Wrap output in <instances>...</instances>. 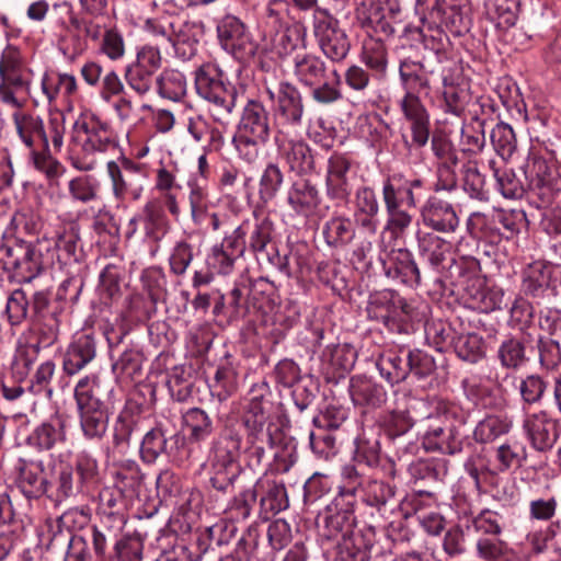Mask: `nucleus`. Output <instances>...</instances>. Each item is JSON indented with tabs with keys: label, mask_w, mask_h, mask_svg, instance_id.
<instances>
[{
	"label": "nucleus",
	"mask_w": 561,
	"mask_h": 561,
	"mask_svg": "<svg viewBox=\"0 0 561 561\" xmlns=\"http://www.w3.org/2000/svg\"><path fill=\"white\" fill-rule=\"evenodd\" d=\"M293 73L304 87L317 85L327 79V66L321 57L304 51L293 56Z\"/></svg>",
	"instance_id": "nucleus-26"
},
{
	"label": "nucleus",
	"mask_w": 561,
	"mask_h": 561,
	"mask_svg": "<svg viewBox=\"0 0 561 561\" xmlns=\"http://www.w3.org/2000/svg\"><path fill=\"white\" fill-rule=\"evenodd\" d=\"M491 141L502 158H510L516 149L515 133L508 124H496L491 131Z\"/></svg>",
	"instance_id": "nucleus-59"
},
{
	"label": "nucleus",
	"mask_w": 561,
	"mask_h": 561,
	"mask_svg": "<svg viewBox=\"0 0 561 561\" xmlns=\"http://www.w3.org/2000/svg\"><path fill=\"white\" fill-rule=\"evenodd\" d=\"M497 357L501 365L508 369H516L526 362V352L523 341L517 337L504 340L499 350Z\"/></svg>",
	"instance_id": "nucleus-50"
},
{
	"label": "nucleus",
	"mask_w": 561,
	"mask_h": 561,
	"mask_svg": "<svg viewBox=\"0 0 561 561\" xmlns=\"http://www.w3.org/2000/svg\"><path fill=\"white\" fill-rule=\"evenodd\" d=\"M363 62L374 72L380 77H385L388 68V54L386 45L375 38H369L364 42Z\"/></svg>",
	"instance_id": "nucleus-46"
},
{
	"label": "nucleus",
	"mask_w": 561,
	"mask_h": 561,
	"mask_svg": "<svg viewBox=\"0 0 561 561\" xmlns=\"http://www.w3.org/2000/svg\"><path fill=\"white\" fill-rule=\"evenodd\" d=\"M81 483L75 478V469L69 463L60 462L53 467L51 478L47 483V496L60 503L82 493Z\"/></svg>",
	"instance_id": "nucleus-22"
},
{
	"label": "nucleus",
	"mask_w": 561,
	"mask_h": 561,
	"mask_svg": "<svg viewBox=\"0 0 561 561\" xmlns=\"http://www.w3.org/2000/svg\"><path fill=\"white\" fill-rule=\"evenodd\" d=\"M65 427L66 420L64 415L56 412L34 430L30 436V442L38 449L49 450L56 444L65 440Z\"/></svg>",
	"instance_id": "nucleus-30"
},
{
	"label": "nucleus",
	"mask_w": 561,
	"mask_h": 561,
	"mask_svg": "<svg viewBox=\"0 0 561 561\" xmlns=\"http://www.w3.org/2000/svg\"><path fill=\"white\" fill-rule=\"evenodd\" d=\"M197 94L209 103V113L215 122L227 124L236 106V90L225 79L218 65L207 62L195 72Z\"/></svg>",
	"instance_id": "nucleus-4"
},
{
	"label": "nucleus",
	"mask_w": 561,
	"mask_h": 561,
	"mask_svg": "<svg viewBox=\"0 0 561 561\" xmlns=\"http://www.w3.org/2000/svg\"><path fill=\"white\" fill-rule=\"evenodd\" d=\"M419 250L432 267L437 271H448L450 277H461L463 275L462 265L468 267L477 265V260L472 256H461L457 260L454 255V245L451 242L434 233H425L419 240Z\"/></svg>",
	"instance_id": "nucleus-7"
},
{
	"label": "nucleus",
	"mask_w": 561,
	"mask_h": 561,
	"mask_svg": "<svg viewBox=\"0 0 561 561\" xmlns=\"http://www.w3.org/2000/svg\"><path fill=\"white\" fill-rule=\"evenodd\" d=\"M108 392L102 389V381L96 375L82 377L75 387L80 426L89 439L102 438L106 433L108 413L103 397Z\"/></svg>",
	"instance_id": "nucleus-3"
},
{
	"label": "nucleus",
	"mask_w": 561,
	"mask_h": 561,
	"mask_svg": "<svg viewBox=\"0 0 561 561\" xmlns=\"http://www.w3.org/2000/svg\"><path fill=\"white\" fill-rule=\"evenodd\" d=\"M305 47L306 28L299 24L287 26L275 38V49L280 56L302 53L301 49H305Z\"/></svg>",
	"instance_id": "nucleus-41"
},
{
	"label": "nucleus",
	"mask_w": 561,
	"mask_h": 561,
	"mask_svg": "<svg viewBox=\"0 0 561 561\" xmlns=\"http://www.w3.org/2000/svg\"><path fill=\"white\" fill-rule=\"evenodd\" d=\"M431 34H423L424 47L431 50L437 59L438 69L442 71H451L457 68V64L448 56L449 38L439 28H430Z\"/></svg>",
	"instance_id": "nucleus-37"
},
{
	"label": "nucleus",
	"mask_w": 561,
	"mask_h": 561,
	"mask_svg": "<svg viewBox=\"0 0 561 561\" xmlns=\"http://www.w3.org/2000/svg\"><path fill=\"white\" fill-rule=\"evenodd\" d=\"M523 427L534 448L539 451L550 449L557 440L554 425L545 411L528 414Z\"/></svg>",
	"instance_id": "nucleus-24"
},
{
	"label": "nucleus",
	"mask_w": 561,
	"mask_h": 561,
	"mask_svg": "<svg viewBox=\"0 0 561 561\" xmlns=\"http://www.w3.org/2000/svg\"><path fill=\"white\" fill-rule=\"evenodd\" d=\"M436 72L440 73V70L430 66L426 58L422 62L403 59L399 65V77L404 92L428 94L431 90L428 75Z\"/></svg>",
	"instance_id": "nucleus-19"
},
{
	"label": "nucleus",
	"mask_w": 561,
	"mask_h": 561,
	"mask_svg": "<svg viewBox=\"0 0 561 561\" xmlns=\"http://www.w3.org/2000/svg\"><path fill=\"white\" fill-rule=\"evenodd\" d=\"M334 81L330 82L324 79L317 85H309L311 89V98L316 103L322 105L333 104L342 99V92L340 89L341 77L337 70H333Z\"/></svg>",
	"instance_id": "nucleus-58"
},
{
	"label": "nucleus",
	"mask_w": 561,
	"mask_h": 561,
	"mask_svg": "<svg viewBox=\"0 0 561 561\" xmlns=\"http://www.w3.org/2000/svg\"><path fill=\"white\" fill-rule=\"evenodd\" d=\"M89 523V515L79 508H70L56 519L47 520V525L53 531L54 539L61 535L64 530L67 531L68 538L73 535L76 530L84 528Z\"/></svg>",
	"instance_id": "nucleus-44"
},
{
	"label": "nucleus",
	"mask_w": 561,
	"mask_h": 561,
	"mask_svg": "<svg viewBox=\"0 0 561 561\" xmlns=\"http://www.w3.org/2000/svg\"><path fill=\"white\" fill-rule=\"evenodd\" d=\"M283 184V173L280 169L270 163L263 171L259 183V197L262 203L267 204L271 202L279 191Z\"/></svg>",
	"instance_id": "nucleus-56"
},
{
	"label": "nucleus",
	"mask_w": 561,
	"mask_h": 561,
	"mask_svg": "<svg viewBox=\"0 0 561 561\" xmlns=\"http://www.w3.org/2000/svg\"><path fill=\"white\" fill-rule=\"evenodd\" d=\"M511 427L512 422L507 417L489 415L477 424L473 438L477 443L488 444L508 433Z\"/></svg>",
	"instance_id": "nucleus-43"
},
{
	"label": "nucleus",
	"mask_w": 561,
	"mask_h": 561,
	"mask_svg": "<svg viewBox=\"0 0 561 561\" xmlns=\"http://www.w3.org/2000/svg\"><path fill=\"white\" fill-rule=\"evenodd\" d=\"M101 183L92 175H79L68 182L71 198L82 204L96 201L100 197Z\"/></svg>",
	"instance_id": "nucleus-45"
},
{
	"label": "nucleus",
	"mask_w": 561,
	"mask_h": 561,
	"mask_svg": "<svg viewBox=\"0 0 561 561\" xmlns=\"http://www.w3.org/2000/svg\"><path fill=\"white\" fill-rule=\"evenodd\" d=\"M241 435L232 430L225 428L214 439L209 461L213 470L211 485L221 492H228L237 478V461L241 449Z\"/></svg>",
	"instance_id": "nucleus-5"
},
{
	"label": "nucleus",
	"mask_w": 561,
	"mask_h": 561,
	"mask_svg": "<svg viewBox=\"0 0 561 561\" xmlns=\"http://www.w3.org/2000/svg\"><path fill=\"white\" fill-rule=\"evenodd\" d=\"M494 178L500 193L505 198H519L524 194V186L511 169H494Z\"/></svg>",
	"instance_id": "nucleus-63"
},
{
	"label": "nucleus",
	"mask_w": 561,
	"mask_h": 561,
	"mask_svg": "<svg viewBox=\"0 0 561 561\" xmlns=\"http://www.w3.org/2000/svg\"><path fill=\"white\" fill-rule=\"evenodd\" d=\"M423 185L419 179L410 180L394 174L382 183V202L387 213L385 230L392 237L402 236L412 225L410 209L416 206L415 191Z\"/></svg>",
	"instance_id": "nucleus-2"
},
{
	"label": "nucleus",
	"mask_w": 561,
	"mask_h": 561,
	"mask_svg": "<svg viewBox=\"0 0 561 561\" xmlns=\"http://www.w3.org/2000/svg\"><path fill=\"white\" fill-rule=\"evenodd\" d=\"M254 489L257 490V494L260 492L265 493L260 501L261 510L265 517L275 515L288 507V497L284 484L275 480L260 479L255 483Z\"/></svg>",
	"instance_id": "nucleus-31"
},
{
	"label": "nucleus",
	"mask_w": 561,
	"mask_h": 561,
	"mask_svg": "<svg viewBox=\"0 0 561 561\" xmlns=\"http://www.w3.org/2000/svg\"><path fill=\"white\" fill-rule=\"evenodd\" d=\"M268 140H257L253 137L236 133L232 137V145L238 153V157L249 163H255L261 153V148Z\"/></svg>",
	"instance_id": "nucleus-60"
},
{
	"label": "nucleus",
	"mask_w": 561,
	"mask_h": 561,
	"mask_svg": "<svg viewBox=\"0 0 561 561\" xmlns=\"http://www.w3.org/2000/svg\"><path fill=\"white\" fill-rule=\"evenodd\" d=\"M237 387V375L232 367L228 365L219 366L209 383L210 391L219 400L227 399Z\"/></svg>",
	"instance_id": "nucleus-57"
},
{
	"label": "nucleus",
	"mask_w": 561,
	"mask_h": 561,
	"mask_svg": "<svg viewBox=\"0 0 561 561\" xmlns=\"http://www.w3.org/2000/svg\"><path fill=\"white\" fill-rule=\"evenodd\" d=\"M5 264L15 271L21 282H31L39 272L41 263L34 257L33 243L19 241L5 248Z\"/></svg>",
	"instance_id": "nucleus-21"
},
{
	"label": "nucleus",
	"mask_w": 561,
	"mask_h": 561,
	"mask_svg": "<svg viewBox=\"0 0 561 561\" xmlns=\"http://www.w3.org/2000/svg\"><path fill=\"white\" fill-rule=\"evenodd\" d=\"M218 38L225 50L231 54L253 53L251 36L244 23L232 14L225 15L217 25Z\"/></svg>",
	"instance_id": "nucleus-15"
},
{
	"label": "nucleus",
	"mask_w": 561,
	"mask_h": 561,
	"mask_svg": "<svg viewBox=\"0 0 561 561\" xmlns=\"http://www.w3.org/2000/svg\"><path fill=\"white\" fill-rule=\"evenodd\" d=\"M337 506L339 497H335L333 506H328L323 517V536L329 540L337 538L339 535H342V540L348 538L346 535L350 533L354 523L353 513L350 510L337 511Z\"/></svg>",
	"instance_id": "nucleus-34"
},
{
	"label": "nucleus",
	"mask_w": 561,
	"mask_h": 561,
	"mask_svg": "<svg viewBox=\"0 0 561 561\" xmlns=\"http://www.w3.org/2000/svg\"><path fill=\"white\" fill-rule=\"evenodd\" d=\"M465 435L457 425H432L423 436V446L430 451L455 455L462 449Z\"/></svg>",
	"instance_id": "nucleus-16"
},
{
	"label": "nucleus",
	"mask_w": 561,
	"mask_h": 561,
	"mask_svg": "<svg viewBox=\"0 0 561 561\" xmlns=\"http://www.w3.org/2000/svg\"><path fill=\"white\" fill-rule=\"evenodd\" d=\"M170 30H162L161 34L168 39L178 51L185 58L195 53V44L203 34L202 24L176 19L169 23Z\"/></svg>",
	"instance_id": "nucleus-17"
},
{
	"label": "nucleus",
	"mask_w": 561,
	"mask_h": 561,
	"mask_svg": "<svg viewBox=\"0 0 561 561\" xmlns=\"http://www.w3.org/2000/svg\"><path fill=\"white\" fill-rule=\"evenodd\" d=\"M99 54L115 62L126 56V42L122 31L116 26H110V31L96 44Z\"/></svg>",
	"instance_id": "nucleus-48"
},
{
	"label": "nucleus",
	"mask_w": 561,
	"mask_h": 561,
	"mask_svg": "<svg viewBox=\"0 0 561 561\" xmlns=\"http://www.w3.org/2000/svg\"><path fill=\"white\" fill-rule=\"evenodd\" d=\"M322 234L328 245L340 248L348 244L353 240L355 229L350 218L335 216L324 224Z\"/></svg>",
	"instance_id": "nucleus-36"
},
{
	"label": "nucleus",
	"mask_w": 561,
	"mask_h": 561,
	"mask_svg": "<svg viewBox=\"0 0 561 561\" xmlns=\"http://www.w3.org/2000/svg\"><path fill=\"white\" fill-rule=\"evenodd\" d=\"M168 439L160 427H156L146 433L140 446V456L144 461L154 462L159 456L167 451Z\"/></svg>",
	"instance_id": "nucleus-52"
},
{
	"label": "nucleus",
	"mask_w": 561,
	"mask_h": 561,
	"mask_svg": "<svg viewBox=\"0 0 561 561\" xmlns=\"http://www.w3.org/2000/svg\"><path fill=\"white\" fill-rule=\"evenodd\" d=\"M48 478L44 463L39 460H19L16 466L15 486L28 500L47 495Z\"/></svg>",
	"instance_id": "nucleus-14"
},
{
	"label": "nucleus",
	"mask_w": 561,
	"mask_h": 561,
	"mask_svg": "<svg viewBox=\"0 0 561 561\" xmlns=\"http://www.w3.org/2000/svg\"><path fill=\"white\" fill-rule=\"evenodd\" d=\"M270 420V403L263 399L262 396L253 397L250 399L247 411L243 416V422L250 435L256 439L273 445L270 428L266 427Z\"/></svg>",
	"instance_id": "nucleus-25"
},
{
	"label": "nucleus",
	"mask_w": 561,
	"mask_h": 561,
	"mask_svg": "<svg viewBox=\"0 0 561 561\" xmlns=\"http://www.w3.org/2000/svg\"><path fill=\"white\" fill-rule=\"evenodd\" d=\"M518 389L523 402L534 404L542 399L547 389V382L538 375H529L520 380Z\"/></svg>",
	"instance_id": "nucleus-64"
},
{
	"label": "nucleus",
	"mask_w": 561,
	"mask_h": 561,
	"mask_svg": "<svg viewBox=\"0 0 561 561\" xmlns=\"http://www.w3.org/2000/svg\"><path fill=\"white\" fill-rule=\"evenodd\" d=\"M73 140L80 148H71L68 159L80 172L94 170L99 163L96 154L116 147L111 125L93 114L84 115L75 123Z\"/></svg>",
	"instance_id": "nucleus-1"
},
{
	"label": "nucleus",
	"mask_w": 561,
	"mask_h": 561,
	"mask_svg": "<svg viewBox=\"0 0 561 561\" xmlns=\"http://www.w3.org/2000/svg\"><path fill=\"white\" fill-rule=\"evenodd\" d=\"M549 271L541 262H535L527 266L523 276V290L534 297L539 296L549 285Z\"/></svg>",
	"instance_id": "nucleus-49"
},
{
	"label": "nucleus",
	"mask_w": 561,
	"mask_h": 561,
	"mask_svg": "<svg viewBox=\"0 0 561 561\" xmlns=\"http://www.w3.org/2000/svg\"><path fill=\"white\" fill-rule=\"evenodd\" d=\"M278 152L285 158L290 170L298 174H308L316 168L311 149L304 140L278 149Z\"/></svg>",
	"instance_id": "nucleus-35"
},
{
	"label": "nucleus",
	"mask_w": 561,
	"mask_h": 561,
	"mask_svg": "<svg viewBox=\"0 0 561 561\" xmlns=\"http://www.w3.org/2000/svg\"><path fill=\"white\" fill-rule=\"evenodd\" d=\"M156 83L159 94L171 101H180L186 93V79L179 70H163Z\"/></svg>",
	"instance_id": "nucleus-42"
},
{
	"label": "nucleus",
	"mask_w": 561,
	"mask_h": 561,
	"mask_svg": "<svg viewBox=\"0 0 561 561\" xmlns=\"http://www.w3.org/2000/svg\"><path fill=\"white\" fill-rule=\"evenodd\" d=\"M497 470L505 472L526 460V450L519 444H503L496 449Z\"/></svg>",
	"instance_id": "nucleus-62"
},
{
	"label": "nucleus",
	"mask_w": 561,
	"mask_h": 561,
	"mask_svg": "<svg viewBox=\"0 0 561 561\" xmlns=\"http://www.w3.org/2000/svg\"><path fill=\"white\" fill-rule=\"evenodd\" d=\"M459 68L453 69L451 71H440V77L443 81V85L445 90L443 92V98L445 101L446 112L451 114H460L463 110V96L461 91L455 87L456 82V72H458Z\"/></svg>",
	"instance_id": "nucleus-51"
},
{
	"label": "nucleus",
	"mask_w": 561,
	"mask_h": 561,
	"mask_svg": "<svg viewBox=\"0 0 561 561\" xmlns=\"http://www.w3.org/2000/svg\"><path fill=\"white\" fill-rule=\"evenodd\" d=\"M162 66V55L157 46L146 44L140 46L135 59L124 69L127 85L138 95L149 93L157 82V72Z\"/></svg>",
	"instance_id": "nucleus-6"
},
{
	"label": "nucleus",
	"mask_w": 561,
	"mask_h": 561,
	"mask_svg": "<svg viewBox=\"0 0 561 561\" xmlns=\"http://www.w3.org/2000/svg\"><path fill=\"white\" fill-rule=\"evenodd\" d=\"M302 118H275L274 141L278 149L300 141Z\"/></svg>",
	"instance_id": "nucleus-53"
},
{
	"label": "nucleus",
	"mask_w": 561,
	"mask_h": 561,
	"mask_svg": "<svg viewBox=\"0 0 561 561\" xmlns=\"http://www.w3.org/2000/svg\"><path fill=\"white\" fill-rule=\"evenodd\" d=\"M38 353L39 345L27 344L16 350L12 362V371L18 379L22 380L28 375L38 357Z\"/></svg>",
	"instance_id": "nucleus-61"
},
{
	"label": "nucleus",
	"mask_w": 561,
	"mask_h": 561,
	"mask_svg": "<svg viewBox=\"0 0 561 561\" xmlns=\"http://www.w3.org/2000/svg\"><path fill=\"white\" fill-rule=\"evenodd\" d=\"M183 430L192 444L207 440L214 432V422L208 413L199 408L188 409L182 416Z\"/></svg>",
	"instance_id": "nucleus-33"
},
{
	"label": "nucleus",
	"mask_w": 561,
	"mask_h": 561,
	"mask_svg": "<svg viewBox=\"0 0 561 561\" xmlns=\"http://www.w3.org/2000/svg\"><path fill=\"white\" fill-rule=\"evenodd\" d=\"M430 15L435 21H439L451 33L461 35L468 31V22L462 15L460 9L456 5H445L444 0H436L431 9Z\"/></svg>",
	"instance_id": "nucleus-38"
},
{
	"label": "nucleus",
	"mask_w": 561,
	"mask_h": 561,
	"mask_svg": "<svg viewBox=\"0 0 561 561\" xmlns=\"http://www.w3.org/2000/svg\"><path fill=\"white\" fill-rule=\"evenodd\" d=\"M467 535L492 537L502 534L501 516L491 510H483L478 515L466 520Z\"/></svg>",
	"instance_id": "nucleus-40"
},
{
	"label": "nucleus",
	"mask_w": 561,
	"mask_h": 561,
	"mask_svg": "<svg viewBox=\"0 0 561 561\" xmlns=\"http://www.w3.org/2000/svg\"><path fill=\"white\" fill-rule=\"evenodd\" d=\"M0 101L20 110L25 106L30 94L31 79L23 69L0 76Z\"/></svg>",
	"instance_id": "nucleus-23"
},
{
	"label": "nucleus",
	"mask_w": 561,
	"mask_h": 561,
	"mask_svg": "<svg viewBox=\"0 0 561 561\" xmlns=\"http://www.w3.org/2000/svg\"><path fill=\"white\" fill-rule=\"evenodd\" d=\"M313 32L320 49L330 60L339 62L347 56L351 47L347 35L329 10L316 11Z\"/></svg>",
	"instance_id": "nucleus-9"
},
{
	"label": "nucleus",
	"mask_w": 561,
	"mask_h": 561,
	"mask_svg": "<svg viewBox=\"0 0 561 561\" xmlns=\"http://www.w3.org/2000/svg\"><path fill=\"white\" fill-rule=\"evenodd\" d=\"M96 356V344L93 336L81 334L67 347L62 357V370L68 376L80 373Z\"/></svg>",
	"instance_id": "nucleus-20"
},
{
	"label": "nucleus",
	"mask_w": 561,
	"mask_h": 561,
	"mask_svg": "<svg viewBox=\"0 0 561 561\" xmlns=\"http://www.w3.org/2000/svg\"><path fill=\"white\" fill-rule=\"evenodd\" d=\"M265 90L275 105L274 118H302L305 106L297 87L282 81L275 87L266 84Z\"/></svg>",
	"instance_id": "nucleus-12"
},
{
	"label": "nucleus",
	"mask_w": 561,
	"mask_h": 561,
	"mask_svg": "<svg viewBox=\"0 0 561 561\" xmlns=\"http://www.w3.org/2000/svg\"><path fill=\"white\" fill-rule=\"evenodd\" d=\"M354 174L351 161L342 153H333L328 160L325 193L329 199L339 204L347 203L353 191Z\"/></svg>",
	"instance_id": "nucleus-11"
},
{
	"label": "nucleus",
	"mask_w": 561,
	"mask_h": 561,
	"mask_svg": "<svg viewBox=\"0 0 561 561\" xmlns=\"http://www.w3.org/2000/svg\"><path fill=\"white\" fill-rule=\"evenodd\" d=\"M421 218L424 226L443 233L455 232L459 226V217L454 206L437 196H431L424 203Z\"/></svg>",
	"instance_id": "nucleus-13"
},
{
	"label": "nucleus",
	"mask_w": 561,
	"mask_h": 561,
	"mask_svg": "<svg viewBox=\"0 0 561 561\" xmlns=\"http://www.w3.org/2000/svg\"><path fill=\"white\" fill-rule=\"evenodd\" d=\"M106 171L117 202L134 203L141 198L146 175L138 164L128 159H123L122 164L111 160L106 163Z\"/></svg>",
	"instance_id": "nucleus-8"
},
{
	"label": "nucleus",
	"mask_w": 561,
	"mask_h": 561,
	"mask_svg": "<svg viewBox=\"0 0 561 561\" xmlns=\"http://www.w3.org/2000/svg\"><path fill=\"white\" fill-rule=\"evenodd\" d=\"M350 394L355 405L378 408L386 402L387 392L365 376H354L350 381Z\"/></svg>",
	"instance_id": "nucleus-29"
},
{
	"label": "nucleus",
	"mask_w": 561,
	"mask_h": 561,
	"mask_svg": "<svg viewBox=\"0 0 561 561\" xmlns=\"http://www.w3.org/2000/svg\"><path fill=\"white\" fill-rule=\"evenodd\" d=\"M463 190L471 198L486 201L489 191L486 190L485 176L481 173L477 161H468L462 167Z\"/></svg>",
	"instance_id": "nucleus-47"
},
{
	"label": "nucleus",
	"mask_w": 561,
	"mask_h": 561,
	"mask_svg": "<svg viewBox=\"0 0 561 561\" xmlns=\"http://www.w3.org/2000/svg\"><path fill=\"white\" fill-rule=\"evenodd\" d=\"M287 203L297 215L309 216L320 205L321 197L316 184L298 180L287 191Z\"/></svg>",
	"instance_id": "nucleus-27"
},
{
	"label": "nucleus",
	"mask_w": 561,
	"mask_h": 561,
	"mask_svg": "<svg viewBox=\"0 0 561 561\" xmlns=\"http://www.w3.org/2000/svg\"><path fill=\"white\" fill-rule=\"evenodd\" d=\"M363 501L373 507L380 510L394 496V489L390 484L379 480H367L363 485Z\"/></svg>",
	"instance_id": "nucleus-54"
},
{
	"label": "nucleus",
	"mask_w": 561,
	"mask_h": 561,
	"mask_svg": "<svg viewBox=\"0 0 561 561\" xmlns=\"http://www.w3.org/2000/svg\"><path fill=\"white\" fill-rule=\"evenodd\" d=\"M455 351L461 359L476 363L484 355L483 339L477 333L462 334L455 342Z\"/></svg>",
	"instance_id": "nucleus-55"
},
{
	"label": "nucleus",
	"mask_w": 561,
	"mask_h": 561,
	"mask_svg": "<svg viewBox=\"0 0 561 561\" xmlns=\"http://www.w3.org/2000/svg\"><path fill=\"white\" fill-rule=\"evenodd\" d=\"M13 122L20 139L27 148L33 149L37 139L45 148L48 147V135L39 116L15 112Z\"/></svg>",
	"instance_id": "nucleus-32"
},
{
	"label": "nucleus",
	"mask_w": 561,
	"mask_h": 561,
	"mask_svg": "<svg viewBox=\"0 0 561 561\" xmlns=\"http://www.w3.org/2000/svg\"><path fill=\"white\" fill-rule=\"evenodd\" d=\"M379 374L389 383H399L409 376V367L405 360L394 351H386L381 353L376 362Z\"/></svg>",
	"instance_id": "nucleus-39"
},
{
	"label": "nucleus",
	"mask_w": 561,
	"mask_h": 561,
	"mask_svg": "<svg viewBox=\"0 0 561 561\" xmlns=\"http://www.w3.org/2000/svg\"><path fill=\"white\" fill-rule=\"evenodd\" d=\"M528 186L541 197H550L551 170L548 162L535 152H529L525 164L522 167Z\"/></svg>",
	"instance_id": "nucleus-28"
},
{
	"label": "nucleus",
	"mask_w": 561,
	"mask_h": 561,
	"mask_svg": "<svg viewBox=\"0 0 561 561\" xmlns=\"http://www.w3.org/2000/svg\"><path fill=\"white\" fill-rule=\"evenodd\" d=\"M236 133L253 137L257 140L270 139V114L261 102L255 100L248 101L242 110Z\"/></svg>",
	"instance_id": "nucleus-18"
},
{
	"label": "nucleus",
	"mask_w": 561,
	"mask_h": 561,
	"mask_svg": "<svg viewBox=\"0 0 561 561\" xmlns=\"http://www.w3.org/2000/svg\"><path fill=\"white\" fill-rule=\"evenodd\" d=\"M420 94L404 92L399 101L400 111L411 124V142L405 141L409 149L424 147L430 138V114L422 103Z\"/></svg>",
	"instance_id": "nucleus-10"
}]
</instances>
